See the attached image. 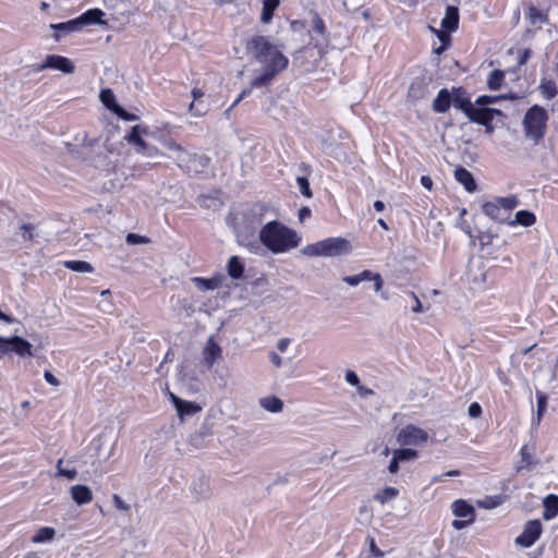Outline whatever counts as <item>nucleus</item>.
<instances>
[{
  "instance_id": "f257e3e1",
  "label": "nucleus",
  "mask_w": 558,
  "mask_h": 558,
  "mask_svg": "<svg viewBox=\"0 0 558 558\" xmlns=\"http://www.w3.org/2000/svg\"><path fill=\"white\" fill-rule=\"evenodd\" d=\"M245 48L263 65V72L252 80V87L268 85L289 66V58L272 44L268 36L255 35L251 37L246 41Z\"/></svg>"
},
{
  "instance_id": "f03ea898",
  "label": "nucleus",
  "mask_w": 558,
  "mask_h": 558,
  "mask_svg": "<svg viewBox=\"0 0 558 558\" xmlns=\"http://www.w3.org/2000/svg\"><path fill=\"white\" fill-rule=\"evenodd\" d=\"M517 98L518 97L508 95H482L478 96L474 102H472L461 98V88H456V109H460L471 121L488 128L489 123L494 119V116H502V112L499 109L488 108L487 106L500 100Z\"/></svg>"
},
{
  "instance_id": "7ed1b4c3",
  "label": "nucleus",
  "mask_w": 558,
  "mask_h": 558,
  "mask_svg": "<svg viewBox=\"0 0 558 558\" xmlns=\"http://www.w3.org/2000/svg\"><path fill=\"white\" fill-rule=\"evenodd\" d=\"M260 242L272 253H284L299 246L301 238L296 231L279 221L267 222L259 232Z\"/></svg>"
},
{
  "instance_id": "20e7f679",
  "label": "nucleus",
  "mask_w": 558,
  "mask_h": 558,
  "mask_svg": "<svg viewBox=\"0 0 558 558\" xmlns=\"http://www.w3.org/2000/svg\"><path fill=\"white\" fill-rule=\"evenodd\" d=\"M352 250L350 241L344 238H327L312 244H307L303 250V254L314 256L333 257L345 255Z\"/></svg>"
},
{
  "instance_id": "39448f33",
  "label": "nucleus",
  "mask_w": 558,
  "mask_h": 558,
  "mask_svg": "<svg viewBox=\"0 0 558 558\" xmlns=\"http://www.w3.org/2000/svg\"><path fill=\"white\" fill-rule=\"evenodd\" d=\"M548 120L547 111L537 105L531 107L523 119V129L525 136L535 142L544 137L546 123Z\"/></svg>"
},
{
  "instance_id": "423d86ee",
  "label": "nucleus",
  "mask_w": 558,
  "mask_h": 558,
  "mask_svg": "<svg viewBox=\"0 0 558 558\" xmlns=\"http://www.w3.org/2000/svg\"><path fill=\"white\" fill-rule=\"evenodd\" d=\"M442 29H437L429 25L428 29L434 33L440 40V46L434 47L433 51L436 54H441L451 44V32H453V5H448L446 9L445 17L441 21Z\"/></svg>"
},
{
  "instance_id": "0eeeda50",
  "label": "nucleus",
  "mask_w": 558,
  "mask_h": 558,
  "mask_svg": "<svg viewBox=\"0 0 558 558\" xmlns=\"http://www.w3.org/2000/svg\"><path fill=\"white\" fill-rule=\"evenodd\" d=\"M14 352L19 356H33V345L31 342L19 336L10 338L0 337V359L5 354Z\"/></svg>"
},
{
  "instance_id": "6e6552de",
  "label": "nucleus",
  "mask_w": 558,
  "mask_h": 558,
  "mask_svg": "<svg viewBox=\"0 0 558 558\" xmlns=\"http://www.w3.org/2000/svg\"><path fill=\"white\" fill-rule=\"evenodd\" d=\"M427 439V432L413 424L405 425L397 435V441L401 446H418L425 444Z\"/></svg>"
},
{
  "instance_id": "1a4fd4ad",
  "label": "nucleus",
  "mask_w": 558,
  "mask_h": 558,
  "mask_svg": "<svg viewBox=\"0 0 558 558\" xmlns=\"http://www.w3.org/2000/svg\"><path fill=\"white\" fill-rule=\"evenodd\" d=\"M210 163V158L206 155L190 154L185 153L183 157L179 159V167L187 173H202Z\"/></svg>"
},
{
  "instance_id": "9d476101",
  "label": "nucleus",
  "mask_w": 558,
  "mask_h": 558,
  "mask_svg": "<svg viewBox=\"0 0 558 558\" xmlns=\"http://www.w3.org/2000/svg\"><path fill=\"white\" fill-rule=\"evenodd\" d=\"M542 524L538 520L529 521L523 532L515 538V543L522 547H531L541 536Z\"/></svg>"
},
{
  "instance_id": "9b49d317",
  "label": "nucleus",
  "mask_w": 558,
  "mask_h": 558,
  "mask_svg": "<svg viewBox=\"0 0 558 558\" xmlns=\"http://www.w3.org/2000/svg\"><path fill=\"white\" fill-rule=\"evenodd\" d=\"M45 69H54L63 73L71 74L74 72L75 66L73 62L66 57L49 54L46 57L44 63L37 66V71H43Z\"/></svg>"
},
{
  "instance_id": "f8f14e48",
  "label": "nucleus",
  "mask_w": 558,
  "mask_h": 558,
  "mask_svg": "<svg viewBox=\"0 0 558 558\" xmlns=\"http://www.w3.org/2000/svg\"><path fill=\"white\" fill-rule=\"evenodd\" d=\"M168 397L175 407L178 416L181 420H184L186 416L195 415L202 411V407L198 403L183 400L171 391H168Z\"/></svg>"
},
{
  "instance_id": "ddd939ff",
  "label": "nucleus",
  "mask_w": 558,
  "mask_h": 558,
  "mask_svg": "<svg viewBox=\"0 0 558 558\" xmlns=\"http://www.w3.org/2000/svg\"><path fill=\"white\" fill-rule=\"evenodd\" d=\"M342 280L352 287L357 286L359 283H361L364 280H372V281H374V290L376 292H379L384 286V280L381 278L380 274L373 272L368 269H365L357 275L345 276V277H343Z\"/></svg>"
},
{
  "instance_id": "4468645a",
  "label": "nucleus",
  "mask_w": 558,
  "mask_h": 558,
  "mask_svg": "<svg viewBox=\"0 0 558 558\" xmlns=\"http://www.w3.org/2000/svg\"><path fill=\"white\" fill-rule=\"evenodd\" d=\"M456 530L463 529L474 522V508L464 500H456Z\"/></svg>"
},
{
  "instance_id": "2eb2a0df",
  "label": "nucleus",
  "mask_w": 558,
  "mask_h": 558,
  "mask_svg": "<svg viewBox=\"0 0 558 558\" xmlns=\"http://www.w3.org/2000/svg\"><path fill=\"white\" fill-rule=\"evenodd\" d=\"M105 16V12L98 8L88 9L84 13H82L78 17L75 19L77 28L81 29L84 25H92V24H106V22L102 20Z\"/></svg>"
},
{
  "instance_id": "dca6fc26",
  "label": "nucleus",
  "mask_w": 558,
  "mask_h": 558,
  "mask_svg": "<svg viewBox=\"0 0 558 558\" xmlns=\"http://www.w3.org/2000/svg\"><path fill=\"white\" fill-rule=\"evenodd\" d=\"M469 281L473 291L482 292L488 288L487 275L483 267H477L475 270H471Z\"/></svg>"
},
{
  "instance_id": "f3484780",
  "label": "nucleus",
  "mask_w": 558,
  "mask_h": 558,
  "mask_svg": "<svg viewBox=\"0 0 558 558\" xmlns=\"http://www.w3.org/2000/svg\"><path fill=\"white\" fill-rule=\"evenodd\" d=\"M72 499L80 506L89 504L93 500V493L86 485H74L70 489Z\"/></svg>"
},
{
  "instance_id": "a211bd4d",
  "label": "nucleus",
  "mask_w": 558,
  "mask_h": 558,
  "mask_svg": "<svg viewBox=\"0 0 558 558\" xmlns=\"http://www.w3.org/2000/svg\"><path fill=\"white\" fill-rule=\"evenodd\" d=\"M456 181L463 185L469 193H474L477 190L473 174L462 167L456 168Z\"/></svg>"
},
{
  "instance_id": "6ab92c4d",
  "label": "nucleus",
  "mask_w": 558,
  "mask_h": 558,
  "mask_svg": "<svg viewBox=\"0 0 558 558\" xmlns=\"http://www.w3.org/2000/svg\"><path fill=\"white\" fill-rule=\"evenodd\" d=\"M483 213L493 220H496V221L502 222V223H505V222L508 223V218L502 213L501 207H499V204L496 199H494L492 202L484 203L483 204Z\"/></svg>"
},
{
  "instance_id": "aec40b11",
  "label": "nucleus",
  "mask_w": 558,
  "mask_h": 558,
  "mask_svg": "<svg viewBox=\"0 0 558 558\" xmlns=\"http://www.w3.org/2000/svg\"><path fill=\"white\" fill-rule=\"evenodd\" d=\"M192 281L202 291L215 290L221 286L222 277L220 275L211 278L194 277Z\"/></svg>"
},
{
  "instance_id": "412c9836",
  "label": "nucleus",
  "mask_w": 558,
  "mask_h": 558,
  "mask_svg": "<svg viewBox=\"0 0 558 558\" xmlns=\"http://www.w3.org/2000/svg\"><path fill=\"white\" fill-rule=\"evenodd\" d=\"M525 16L532 26L541 27L548 23L547 13L533 5L527 9Z\"/></svg>"
},
{
  "instance_id": "4be33fe9",
  "label": "nucleus",
  "mask_w": 558,
  "mask_h": 558,
  "mask_svg": "<svg viewBox=\"0 0 558 558\" xmlns=\"http://www.w3.org/2000/svg\"><path fill=\"white\" fill-rule=\"evenodd\" d=\"M147 130L140 125H134L129 134L125 135V141L130 144L137 146L141 149H145L147 143L143 140L142 134H146Z\"/></svg>"
},
{
  "instance_id": "5701e85b",
  "label": "nucleus",
  "mask_w": 558,
  "mask_h": 558,
  "mask_svg": "<svg viewBox=\"0 0 558 558\" xmlns=\"http://www.w3.org/2000/svg\"><path fill=\"white\" fill-rule=\"evenodd\" d=\"M451 105V96L447 88H442L439 90L437 97L433 102V109L436 112L442 113L446 112Z\"/></svg>"
},
{
  "instance_id": "b1692460",
  "label": "nucleus",
  "mask_w": 558,
  "mask_h": 558,
  "mask_svg": "<svg viewBox=\"0 0 558 558\" xmlns=\"http://www.w3.org/2000/svg\"><path fill=\"white\" fill-rule=\"evenodd\" d=\"M262 4L260 22L268 24L274 19L275 12L280 5V0H262Z\"/></svg>"
},
{
  "instance_id": "393cba45",
  "label": "nucleus",
  "mask_w": 558,
  "mask_h": 558,
  "mask_svg": "<svg viewBox=\"0 0 558 558\" xmlns=\"http://www.w3.org/2000/svg\"><path fill=\"white\" fill-rule=\"evenodd\" d=\"M543 518L545 520H551L558 514V496L548 495L543 501Z\"/></svg>"
},
{
  "instance_id": "a878e982",
  "label": "nucleus",
  "mask_w": 558,
  "mask_h": 558,
  "mask_svg": "<svg viewBox=\"0 0 558 558\" xmlns=\"http://www.w3.org/2000/svg\"><path fill=\"white\" fill-rule=\"evenodd\" d=\"M536 222V217L532 211L519 210L515 213L514 219L508 221L509 226L531 227Z\"/></svg>"
},
{
  "instance_id": "bb28decb",
  "label": "nucleus",
  "mask_w": 558,
  "mask_h": 558,
  "mask_svg": "<svg viewBox=\"0 0 558 558\" xmlns=\"http://www.w3.org/2000/svg\"><path fill=\"white\" fill-rule=\"evenodd\" d=\"M228 275L234 279L239 280L244 275V264L240 259L239 256H231L227 264Z\"/></svg>"
},
{
  "instance_id": "cd10ccee",
  "label": "nucleus",
  "mask_w": 558,
  "mask_h": 558,
  "mask_svg": "<svg viewBox=\"0 0 558 558\" xmlns=\"http://www.w3.org/2000/svg\"><path fill=\"white\" fill-rule=\"evenodd\" d=\"M427 93V86L423 80L416 78L413 81L408 90V97L413 100H420L425 97Z\"/></svg>"
},
{
  "instance_id": "c85d7f7f",
  "label": "nucleus",
  "mask_w": 558,
  "mask_h": 558,
  "mask_svg": "<svg viewBox=\"0 0 558 558\" xmlns=\"http://www.w3.org/2000/svg\"><path fill=\"white\" fill-rule=\"evenodd\" d=\"M495 199L498 202L499 207H501V210L507 216V218L509 217L510 211L519 206V199L515 195L497 197Z\"/></svg>"
},
{
  "instance_id": "c756f323",
  "label": "nucleus",
  "mask_w": 558,
  "mask_h": 558,
  "mask_svg": "<svg viewBox=\"0 0 558 558\" xmlns=\"http://www.w3.org/2000/svg\"><path fill=\"white\" fill-rule=\"evenodd\" d=\"M56 535V531L50 526H43L36 531V533L32 536L33 543H45L51 541Z\"/></svg>"
},
{
  "instance_id": "7c9ffc66",
  "label": "nucleus",
  "mask_w": 558,
  "mask_h": 558,
  "mask_svg": "<svg viewBox=\"0 0 558 558\" xmlns=\"http://www.w3.org/2000/svg\"><path fill=\"white\" fill-rule=\"evenodd\" d=\"M399 495V489L396 487H385L384 489L376 493L374 496L375 500H377L379 504L385 505L386 502L397 498Z\"/></svg>"
},
{
  "instance_id": "2f4dec72",
  "label": "nucleus",
  "mask_w": 558,
  "mask_h": 558,
  "mask_svg": "<svg viewBox=\"0 0 558 558\" xmlns=\"http://www.w3.org/2000/svg\"><path fill=\"white\" fill-rule=\"evenodd\" d=\"M262 407L272 413L280 412L283 408V402L275 396L266 397L260 400Z\"/></svg>"
},
{
  "instance_id": "473e14b6",
  "label": "nucleus",
  "mask_w": 558,
  "mask_h": 558,
  "mask_svg": "<svg viewBox=\"0 0 558 558\" xmlns=\"http://www.w3.org/2000/svg\"><path fill=\"white\" fill-rule=\"evenodd\" d=\"M100 100L104 106L113 113L116 112L117 108L120 107V105L117 104L116 96L110 88H106L100 92Z\"/></svg>"
},
{
  "instance_id": "72a5a7b5",
  "label": "nucleus",
  "mask_w": 558,
  "mask_h": 558,
  "mask_svg": "<svg viewBox=\"0 0 558 558\" xmlns=\"http://www.w3.org/2000/svg\"><path fill=\"white\" fill-rule=\"evenodd\" d=\"M64 267L76 272H92L94 267L85 260H65Z\"/></svg>"
},
{
  "instance_id": "f704fd0d",
  "label": "nucleus",
  "mask_w": 558,
  "mask_h": 558,
  "mask_svg": "<svg viewBox=\"0 0 558 558\" xmlns=\"http://www.w3.org/2000/svg\"><path fill=\"white\" fill-rule=\"evenodd\" d=\"M539 90L544 98L553 99L557 95L556 83L551 80H542Z\"/></svg>"
},
{
  "instance_id": "c9c22d12",
  "label": "nucleus",
  "mask_w": 558,
  "mask_h": 558,
  "mask_svg": "<svg viewBox=\"0 0 558 558\" xmlns=\"http://www.w3.org/2000/svg\"><path fill=\"white\" fill-rule=\"evenodd\" d=\"M537 412L533 417V424L538 425L547 408V397L541 391H536Z\"/></svg>"
},
{
  "instance_id": "e433bc0d",
  "label": "nucleus",
  "mask_w": 558,
  "mask_h": 558,
  "mask_svg": "<svg viewBox=\"0 0 558 558\" xmlns=\"http://www.w3.org/2000/svg\"><path fill=\"white\" fill-rule=\"evenodd\" d=\"M505 500V497L501 495L495 496H486L483 499L478 500V506L484 509H494L500 506Z\"/></svg>"
},
{
  "instance_id": "4c0bfd02",
  "label": "nucleus",
  "mask_w": 558,
  "mask_h": 558,
  "mask_svg": "<svg viewBox=\"0 0 558 558\" xmlns=\"http://www.w3.org/2000/svg\"><path fill=\"white\" fill-rule=\"evenodd\" d=\"M502 81H504V73L499 70H494L488 75L487 86L492 90H497L500 88Z\"/></svg>"
},
{
  "instance_id": "58836bf2",
  "label": "nucleus",
  "mask_w": 558,
  "mask_h": 558,
  "mask_svg": "<svg viewBox=\"0 0 558 558\" xmlns=\"http://www.w3.org/2000/svg\"><path fill=\"white\" fill-rule=\"evenodd\" d=\"M221 356V348L216 342H210L205 352V359L209 363H214Z\"/></svg>"
},
{
  "instance_id": "ea45409f",
  "label": "nucleus",
  "mask_w": 558,
  "mask_h": 558,
  "mask_svg": "<svg viewBox=\"0 0 558 558\" xmlns=\"http://www.w3.org/2000/svg\"><path fill=\"white\" fill-rule=\"evenodd\" d=\"M393 453L400 461L413 460L418 456L417 451L411 448L397 449Z\"/></svg>"
},
{
  "instance_id": "a19ab883",
  "label": "nucleus",
  "mask_w": 558,
  "mask_h": 558,
  "mask_svg": "<svg viewBox=\"0 0 558 558\" xmlns=\"http://www.w3.org/2000/svg\"><path fill=\"white\" fill-rule=\"evenodd\" d=\"M51 28H53L56 31H61L64 33H71V32L78 31L75 19L68 21V22H63V23L51 24Z\"/></svg>"
},
{
  "instance_id": "79ce46f5",
  "label": "nucleus",
  "mask_w": 558,
  "mask_h": 558,
  "mask_svg": "<svg viewBox=\"0 0 558 558\" xmlns=\"http://www.w3.org/2000/svg\"><path fill=\"white\" fill-rule=\"evenodd\" d=\"M125 242L130 245L148 244L150 243V239L148 236L141 235L137 233H129L125 238Z\"/></svg>"
},
{
  "instance_id": "37998d69",
  "label": "nucleus",
  "mask_w": 558,
  "mask_h": 558,
  "mask_svg": "<svg viewBox=\"0 0 558 558\" xmlns=\"http://www.w3.org/2000/svg\"><path fill=\"white\" fill-rule=\"evenodd\" d=\"M312 28L315 33L319 35H325L327 32V27L324 20L317 13L314 15L312 20Z\"/></svg>"
},
{
  "instance_id": "c03bdc74",
  "label": "nucleus",
  "mask_w": 558,
  "mask_h": 558,
  "mask_svg": "<svg viewBox=\"0 0 558 558\" xmlns=\"http://www.w3.org/2000/svg\"><path fill=\"white\" fill-rule=\"evenodd\" d=\"M296 182H298V185H299L301 194L303 196H305L306 198H311L313 196V193H312V190L310 187V182H308L307 178L299 177L296 179Z\"/></svg>"
},
{
  "instance_id": "a18cd8bd",
  "label": "nucleus",
  "mask_w": 558,
  "mask_h": 558,
  "mask_svg": "<svg viewBox=\"0 0 558 558\" xmlns=\"http://www.w3.org/2000/svg\"><path fill=\"white\" fill-rule=\"evenodd\" d=\"M62 463H63V460L59 459L58 463H57L58 475L59 476H64L68 480H74L76 477V475H77L76 470L75 469H72V470L62 469L61 468Z\"/></svg>"
},
{
  "instance_id": "49530a36",
  "label": "nucleus",
  "mask_w": 558,
  "mask_h": 558,
  "mask_svg": "<svg viewBox=\"0 0 558 558\" xmlns=\"http://www.w3.org/2000/svg\"><path fill=\"white\" fill-rule=\"evenodd\" d=\"M114 114H117L120 119L124 121H136L138 119L136 114L126 111L121 106L117 108Z\"/></svg>"
},
{
  "instance_id": "de8ad7c7",
  "label": "nucleus",
  "mask_w": 558,
  "mask_h": 558,
  "mask_svg": "<svg viewBox=\"0 0 558 558\" xmlns=\"http://www.w3.org/2000/svg\"><path fill=\"white\" fill-rule=\"evenodd\" d=\"M367 542L369 545V550L374 557L383 558L385 556V553L376 545L375 538L373 536H368Z\"/></svg>"
},
{
  "instance_id": "09e8293b",
  "label": "nucleus",
  "mask_w": 558,
  "mask_h": 558,
  "mask_svg": "<svg viewBox=\"0 0 558 558\" xmlns=\"http://www.w3.org/2000/svg\"><path fill=\"white\" fill-rule=\"evenodd\" d=\"M520 454L524 466H530L533 463L532 452L526 445L521 447Z\"/></svg>"
},
{
  "instance_id": "8fccbe9b",
  "label": "nucleus",
  "mask_w": 558,
  "mask_h": 558,
  "mask_svg": "<svg viewBox=\"0 0 558 558\" xmlns=\"http://www.w3.org/2000/svg\"><path fill=\"white\" fill-rule=\"evenodd\" d=\"M34 226L31 223H23L21 226V230H23V239L25 241H33L34 240Z\"/></svg>"
},
{
  "instance_id": "3c124183",
  "label": "nucleus",
  "mask_w": 558,
  "mask_h": 558,
  "mask_svg": "<svg viewBox=\"0 0 558 558\" xmlns=\"http://www.w3.org/2000/svg\"><path fill=\"white\" fill-rule=\"evenodd\" d=\"M532 51L529 48L522 49L518 51V65H524L527 60L531 58Z\"/></svg>"
},
{
  "instance_id": "603ef678",
  "label": "nucleus",
  "mask_w": 558,
  "mask_h": 558,
  "mask_svg": "<svg viewBox=\"0 0 558 558\" xmlns=\"http://www.w3.org/2000/svg\"><path fill=\"white\" fill-rule=\"evenodd\" d=\"M468 414L472 418H476V417L481 416V414H482V407H481V404L478 402H472L469 405Z\"/></svg>"
},
{
  "instance_id": "864d4df0",
  "label": "nucleus",
  "mask_w": 558,
  "mask_h": 558,
  "mask_svg": "<svg viewBox=\"0 0 558 558\" xmlns=\"http://www.w3.org/2000/svg\"><path fill=\"white\" fill-rule=\"evenodd\" d=\"M112 500L114 504V507L119 510L128 511L130 509V506L124 502V500L117 494L112 496Z\"/></svg>"
},
{
  "instance_id": "5fc2aeb1",
  "label": "nucleus",
  "mask_w": 558,
  "mask_h": 558,
  "mask_svg": "<svg viewBox=\"0 0 558 558\" xmlns=\"http://www.w3.org/2000/svg\"><path fill=\"white\" fill-rule=\"evenodd\" d=\"M196 101H192L189 106V112L194 117H202L206 113V110L204 108H199L196 104Z\"/></svg>"
},
{
  "instance_id": "6e6d98bb",
  "label": "nucleus",
  "mask_w": 558,
  "mask_h": 558,
  "mask_svg": "<svg viewBox=\"0 0 558 558\" xmlns=\"http://www.w3.org/2000/svg\"><path fill=\"white\" fill-rule=\"evenodd\" d=\"M345 380L352 386H357L360 384L359 376L353 371H348L345 373Z\"/></svg>"
},
{
  "instance_id": "4d7b16f0",
  "label": "nucleus",
  "mask_w": 558,
  "mask_h": 558,
  "mask_svg": "<svg viewBox=\"0 0 558 558\" xmlns=\"http://www.w3.org/2000/svg\"><path fill=\"white\" fill-rule=\"evenodd\" d=\"M44 378L45 380L52 385V386H58L60 383H59V379L49 371H46L45 374H44Z\"/></svg>"
},
{
  "instance_id": "13d9d810",
  "label": "nucleus",
  "mask_w": 558,
  "mask_h": 558,
  "mask_svg": "<svg viewBox=\"0 0 558 558\" xmlns=\"http://www.w3.org/2000/svg\"><path fill=\"white\" fill-rule=\"evenodd\" d=\"M399 462L400 460L397 459V457L393 454L389 465H388V471L390 473H397L399 471Z\"/></svg>"
},
{
  "instance_id": "bf43d9fd",
  "label": "nucleus",
  "mask_w": 558,
  "mask_h": 558,
  "mask_svg": "<svg viewBox=\"0 0 558 558\" xmlns=\"http://www.w3.org/2000/svg\"><path fill=\"white\" fill-rule=\"evenodd\" d=\"M421 184L427 189V190H432L433 187V180L428 175H422L421 177Z\"/></svg>"
},
{
  "instance_id": "052dcab7",
  "label": "nucleus",
  "mask_w": 558,
  "mask_h": 558,
  "mask_svg": "<svg viewBox=\"0 0 558 558\" xmlns=\"http://www.w3.org/2000/svg\"><path fill=\"white\" fill-rule=\"evenodd\" d=\"M191 94L193 97V101H197L204 96V92L198 87H193Z\"/></svg>"
},
{
  "instance_id": "680f3d73",
  "label": "nucleus",
  "mask_w": 558,
  "mask_h": 558,
  "mask_svg": "<svg viewBox=\"0 0 558 558\" xmlns=\"http://www.w3.org/2000/svg\"><path fill=\"white\" fill-rule=\"evenodd\" d=\"M411 294H412V296H413V299L415 301V304L412 306V311L414 313L422 312L423 307H422V303H421L420 299L415 295V293L412 292Z\"/></svg>"
},
{
  "instance_id": "e2e57ef3",
  "label": "nucleus",
  "mask_w": 558,
  "mask_h": 558,
  "mask_svg": "<svg viewBox=\"0 0 558 558\" xmlns=\"http://www.w3.org/2000/svg\"><path fill=\"white\" fill-rule=\"evenodd\" d=\"M290 343V340L288 338H282L279 340L277 348L280 352H284Z\"/></svg>"
},
{
  "instance_id": "0e129e2a",
  "label": "nucleus",
  "mask_w": 558,
  "mask_h": 558,
  "mask_svg": "<svg viewBox=\"0 0 558 558\" xmlns=\"http://www.w3.org/2000/svg\"><path fill=\"white\" fill-rule=\"evenodd\" d=\"M251 94L250 89H244L242 93L238 96V98L233 101L230 109L234 108L244 97L248 96Z\"/></svg>"
},
{
  "instance_id": "69168bd1",
  "label": "nucleus",
  "mask_w": 558,
  "mask_h": 558,
  "mask_svg": "<svg viewBox=\"0 0 558 558\" xmlns=\"http://www.w3.org/2000/svg\"><path fill=\"white\" fill-rule=\"evenodd\" d=\"M311 216V209L308 207H302L299 210V218L300 220H304L305 218Z\"/></svg>"
},
{
  "instance_id": "338daca9",
  "label": "nucleus",
  "mask_w": 558,
  "mask_h": 558,
  "mask_svg": "<svg viewBox=\"0 0 558 558\" xmlns=\"http://www.w3.org/2000/svg\"><path fill=\"white\" fill-rule=\"evenodd\" d=\"M168 147H169L170 149H173V150H177V151H182V153H184V154L186 153V151L184 150V148L182 147V145H180V144H178V143H175V142H171V143H169V144H168Z\"/></svg>"
},
{
  "instance_id": "774afa93",
  "label": "nucleus",
  "mask_w": 558,
  "mask_h": 558,
  "mask_svg": "<svg viewBox=\"0 0 558 558\" xmlns=\"http://www.w3.org/2000/svg\"><path fill=\"white\" fill-rule=\"evenodd\" d=\"M374 208L377 211H383L385 209V204L381 201H375L374 202Z\"/></svg>"
}]
</instances>
